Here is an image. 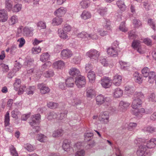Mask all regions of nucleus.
I'll return each mask as SVG.
<instances>
[{"label": "nucleus", "instance_id": "1", "mask_svg": "<svg viewBox=\"0 0 156 156\" xmlns=\"http://www.w3.org/2000/svg\"><path fill=\"white\" fill-rule=\"evenodd\" d=\"M134 143L136 144H141L138 146L139 148L136 153L138 156H150V153L146 151L147 147L145 145L142 144L146 142V140L144 139L137 138L134 140Z\"/></svg>", "mask_w": 156, "mask_h": 156}, {"label": "nucleus", "instance_id": "2", "mask_svg": "<svg viewBox=\"0 0 156 156\" xmlns=\"http://www.w3.org/2000/svg\"><path fill=\"white\" fill-rule=\"evenodd\" d=\"M96 100L97 105H101L103 104L106 108L111 105L112 100L109 97L100 94L96 97Z\"/></svg>", "mask_w": 156, "mask_h": 156}, {"label": "nucleus", "instance_id": "3", "mask_svg": "<svg viewBox=\"0 0 156 156\" xmlns=\"http://www.w3.org/2000/svg\"><path fill=\"white\" fill-rule=\"evenodd\" d=\"M40 119V115L39 114H37L32 116L31 119L29 122L30 125L33 128L35 127V130L36 133H38L39 131V127L37 125Z\"/></svg>", "mask_w": 156, "mask_h": 156}, {"label": "nucleus", "instance_id": "4", "mask_svg": "<svg viewBox=\"0 0 156 156\" xmlns=\"http://www.w3.org/2000/svg\"><path fill=\"white\" fill-rule=\"evenodd\" d=\"M86 55L91 59L97 60L99 55V52L96 50L92 49L87 52Z\"/></svg>", "mask_w": 156, "mask_h": 156}, {"label": "nucleus", "instance_id": "5", "mask_svg": "<svg viewBox=\"0 0 156 156\" xmlns=\"http://www.w3.org/2000/svg\"><path fill=\"white\" fill-rule=\"evenodd\" d=\"M75 81V84L79 88L84 87L86 83L85 77L81 75L78 76L77 78L76 77Z\"/></svg>", "mask_w": 156, "mask_h": 156}, {"label": "nucleus", "instance_id": "6", "mask_svg": "<svg viewBox=\"0 0 156 156\" xmlns=\"http://www.w3.org/2000/svg\"><path fill=\"white\" fill-rule=\"evenodd\" d=\"M100 82L102 87L105 88L109 87L112 84V80L108 77L102 78Z\"/></svg>", "mask_w": 156, "mask_h": 156}, {"label": "nucleus", "instance_id": "7", "mask_svg": "<svg viewBox=\"0 0 156 156\" xmlns=\"http://www.w3.org/2000/svg\"><path fill=\"white\" fill-rule=\"evenodd\" d=\"M33 28L25 27L23 28V34L26 37H31L33 34Z\"/></svg>", "mask_w": 156, "mask_h": 156}, {"label": "nucleus", "instance_id": "8", "mask_svg": "<svg viewBox=\"0 0 156 156\" xmlns=\"http://www.w3.org/2000/svg\"><path fill=\"white\" fill-rule=\"evenodd\" d=\"M37 87L40 90V93L41 94H45L49 93L50 90L49 88L46 86L43 83H39L37 85Z\"/></svg>", "mask_w": 156, "mask_h": 156}, {"label": "nucleus", "instance_id": "9", "mask_svg": "<svg viewBox=\"0 0 156 156\" xmlns=\"http://www.w3.org/2000/svg\"><path fill=\"white\" fill-rule=\"evenodd\" d=\"M61 57L63 58H68L73 55V53L70 50L67 49L63 50L61 52Z\"/></svg>", "mask_w": 156, "mask_h": 156}, {"label": "nucleus", "instance_id": "10", "mask_svg": "<svg viewBox=\"0 0 156 156\" xmlns=\"http://www.w3.org/2000/svg\"><path fill=\"white\" fill-rule=\"evenodd\" d=\"M66 11V8L61 7L55 11L54 14L55 16L61 17L65 15Z\"/></svg>", "mask_w": 156, "mask_h": 156}, {"label": "nucleus", "instance_id": "11", "mask_svg": "<svg viewBox=\"0 0 156 156\" xmlns=\"http://www.w3.org/2000/svg\"><path fill=\"white\" fill-rule=\"evenodd\" d=\"M8 19L7 11L4 9L0 10V21L5 22Z\"/></svg>", "mask_w": 156, "mask_h": 156}, {"label": "nucleus", "instance_id": "12", "mask_svg": "<svg viewBox=\"0 0 156 156\" xmlns=\"http://www.w3.org/2000/svg\"><path fill=\"white\" fill-rule=\"evenodd\" d=\"M99 119L101 121H103L105 123H107L108 122L109 115L108 112H105L100 113Z\"/></svg>", "mask_w": 156, "mask_h": 156}, {"label": "nucleus", "instance_id": "13", "mask_svg": "<svg viewBox=\"0 0 156 156\" xmlns=\"http://www.w3.org/2000/svg\"><path fill=\"white\" fill-rule=\"evenodd\" d=\"M131 106L134 109L138 108L141 106L142 103V100L140 99H137L134 98Z\"/></svg>", "mask_w": 156, "mask_h": 156}, {"label": "nucleus", "instance_id": "14", "mask_svg": "<svg viewBox=\"0 0 156 156\" xmlns=\"http://www.w3.org/2000/svg\"><path fill=\"white\" fill-rule=\"evenodd\" d=\"M53 66L55 69H63L65 66V63L62 60L56 61L53 64Z\"/></svg>", "mask_w": 156, "mask_h": 156}, {"label": "nucleus", "instance_id": "15", "mask_svg": "<svg viewBox=\"0 0 156 156\" xmlns=\"http://www.w3.org/2000/svg\"><path fill=\"white\" fill-rule=\"evenodd\" d=\"M122 76H121L116 75L114 76L112 80L113 83L116 86H119L122 82Z\"/></svg>", "mask_w": 156, "mask_h": 156}, {"label": "nucleus", "instance_id": "16", "mask_svg": "<svg viewBox=\"0 0 156 156\" xmlns=\"http://www.w3.org/2000/svg\"><path fill=\"white\" fill-rule=\"evenodd\" d=\"M108 54L111 56L115 57L118 54V49L110 47L107 49Z\"/></svg>", "mask_w": 156, "mask_h": 156}, {"label": "nucleus", "instance_id": "17", "mask_svg": "<svg viewBox=\"0 0 156 156\" xmlns=\"http://www.w3.org/2000/svg\"><path fill=\"white\" fill-rule=\"evenodd\" d=\"M156 145V139L152 138L149 141L147 142V148H152L154 147Z\"/></svg>", "mask_w": 156, "mask_h": 156}, {"label": "nucleus", "instance_id": "18", "mask_svg": "<svg viewBox=\"0 0 156 156\" xmlns=\"http://www.w3.org/2000/svg\"><path fill=\"white\" fill-rule=\"evenodd\" d=\"M135 90V88L131 86L127 85L125 87V92L128 95L133 94Z\"/></svg>", "mask_w": 156, "mask_h": 156}, {"label": "nucleus", "instance_id": "19", "mask_svg": "<svg viewBox=\"0 0 156 156\" xmlns=\"http://www.w3.org/2000/svg\"><path fill=\"white\" fill-rule=\"evenodd\" d=\"M132 112L137 117H141L142 114L145 112V111L143 108L139 109L136 108L132 110Z\"/></svg>", "mask_w": 156, "mask_h": 156}, {"label": "nucleus", "instance_id": "20", "mask_svg": "<svg viewBox=\"0 0 156 156\" xmlns=\"http://www.w3.org/2000/svg\"><path fill=\"white\" fill-rule=\"evenodd\" d=\"M87 96V98H91L95 94V91L91 87L87 88L86 90Z\"/></svg>", "mask_w": 156, "mask_h": 156}, {"label": "nucleus", "instance_id": "21", "mask_svg": "<svg viewBox=\"0 0 156 156\" xmlns=\"http://www.w3.org/2000/svg\"><path fill=\"white\" fill-rule=\"evenodd\" d=\"M129 105V103L127 102L121 101L119 103V108L122 111H124Z\"/></svg>", "mask_w": 156, "mask_h": 156}, {"label": "nucleus", "instance_id": "22", "mask_svg": "<svg viewBox=\"0 0 156 156\" xmlns=\"http://www.w3.org/2000/svg\"><path fill=\"white\" fill-rule=\"evenodd\" d=\"M75 80L72 77H69L66 80V84L68 87H73L75 84Z\"/></svg>", "mask_w": 156, "mask_h": 156}, {"label": "nucleus", "instance_id": "23", "mask_svg": "<svg viewBox=\"0 0 156 156\" xmlns=\"http://www.w3.org/2000/svg\"><path fill=\"white\" fill-rule=\"evenodd\" d=\"M62 21L63 20L61 17L57 16L53 19L52 24L54 26H58L60 25Z\"/></svg>", "mask_w": 156, "mask_h": 156}, {"label": "nucleus", "instance_id": "24", "mask_svg": "<svg viewBox=\"0 0 156 156\" xmlns=\"http://www.w3.org/2000/svg\"><path fill=\"white\" fill-rule=\"evenodd\" d=\"M123 94V91L119 88H116L113 92L114 96L115 98H118L121 97Z\"/></svg>", "mask_w": 156, "mask_h": 156}, {"label": "nucleus", "instance_id": "25", "mask_svg": "<svg viewBox=\"0 0 156 156\" xmlns=\"http://www.w3.org/2000/svg\"><path fill=\"white\" fill-rule=\"evenodd\" d=\"M58 36L61 38L66 39L68 38V33L63 31L61 28L58 29Z\"/></svg>", "mask_w": 156, "mask_h": 156}, {"label": "nucleus", "instance_id": "26", "mask_svg": "<svg viewBox=\"0 0 156 156\" xmlns=\"http://www.w3.org/2000/svg\"><path fill=\"white\" fill-rule=\"evenodd\" d=\"M69 144V140H65L63 141L62 147L63 149L65 151L68 152L69 149H72V148H70Z\"/></svg>", "mask_w": 156, "mask_h": 156}, {"label": "nucleus", "instance_id": "27", "mask_svg": "<svg viewBox=\"0 0 156 156\" xmlns=\"http://www.w3.org/2000/svg\"><path fill=\"white\" fill-rule=\"evenodd\" d=\"M69 74L73 77L77 76L79 74L80 72L79 70L75 67L72 68L69 70Z\"/></svg>", "mask_w": 156, "mask_h": 156}, {"label": "nucleus", "instance_id": "28", "mask_svg": "<svg viewBox=\"0 0 156 156\" xmlns=\"http://www.w3.org/2000/svg\"><path fill=\"white\" fill-rule=\"evenodd\" d=\"M142 131L144 132L153 133L156 132V128L153 126H148L144 127L142 129Z\"/></svg>", "mask_w": 156, "mask_h": 156}, {"label": "nucleus", "instance_id": "29", "mask_svg": "<svg viewBox=\"0 0 156 156\" xmlns=\"http://www.w3.org/2000/svg\"><path fill=\"white\" fill-rule=\"evenodd\" d=\"M91 17V14L89 12L86 10H84L81 15V18L84 20H86L90 18Z\"/></svg>", "mask_w": 156, "mask_h": 156}, {"label": "nucleus", "instance_id": "30", "mask_svg": "<svg viewBox=\"0 0 156 156\" xmlns=\"http://www.w3.org/2000/svg\"><path fill=\"white\" fill-rule=\"evenodd\" d=\"M133 76L136 82L139 83H140L142 82V77L141 75L137 72H135L133 74Z\"/></svg>", "mask_w": 156, "mask_h": 156}, {"label": "nucleus", "instance_id": "31", "mask_svg": "<svg viewBox=\"0 0 156 156\" xmlns=\"http://www.w3.org/2000/svg\"><path fill=\"white\" fill-rule=\"evenodd\" d=\"M116 4L118 7L122 11H125L126 8V7L124 4V1L121 0H118L116 2Z\"/></svg>", "mask_w": 156, "mask_h": 156}, {"label": "nucleus", "instance_id": "32", "mask_svg": "<svg viewBox=\"0 0 156 156\" xmlns=\"http://www.w3.org/2000/svg\"><path fill=\"white\" fill-rule=\"evenodd\" d=\"M103 26L104 28L108 30L111 29L112 27L110 20L107 19H104L103 20Z\"/></svg>", "mask_w": 156, "mask_h": 156}, {"label": "nucleus", "instance_id": "33", "mask_svg": "<svg viewBox=\"0 0 156 156\" xmlns=\"http://www.w3.org/2000/svg\"><path fill=\"white\" fill-rule=\"evenodd\" d=\"M5 7L6 10L10 11L12 8V2L11 0H5Z\"/></svg>", "mask_w": 156, "mask_h": 156}, {"label": "nucleus", "instance_id": "34", "mask_svg": "<svg viewBox=\"0 0 156 156\" xmlns=\"http://www.w3.org/2000/svg\"><path fill=\"white\" fill-rule=\"evenodd\" d=\"M156 76V75L154 72L151 71L150 72L148 76V81L149 83H152L154 82Z\"/></svg>", "mask_w": 156, "mask_h": 156}, {"label": "nucleus", "instance_id": "35", "mask_svg": "<svg viewBox=\"0 0 156 156\" xmlns=\"http://www.w3.org/2000/svg\"><path fill=\"white\" fill-rule=\"evenodd\" d=\"M37 139L41 142H45L47 140V137L44 134H40L37 135Z\"/></svg>", "mask_w": 156, "mask_h": 156}, {"label": "nucleus", "instance_id": "36", "mask_svg": "<svg viewBox=\"0 0 156 156\" xmlns=\"http://www.w3.org/2000/svg\"><path fill=\"white\" fill-rule=\"evenodd\" d=\"M90 5V2L88 0H83L80 3V6L83 9L87 8Z\"/></svg>", "mask_w": 156, "mask_h": 156}, {"label": "nucleus", "instance_id": "37", "mask_svg": "<svg viewBox=\"0 0 156 156\" xmlns=\"http://www.w3.org/2000/svg\"><path fill=\"white\" fill-rule=\"evenodd\" d=\"M63 131L61 129H58L55 130L52 134L54 137H58L62 136L63 134Z\"/></svg>", "mask_w": 156, "mask_h": 156}, {"label": "nucleus", "instance_id": "38", "mask_svg": "<svg viewBox=\"0 0 156 156\" xmlns=\"http://www.w3.org/2000/svg\"><path fill=\"white\" fill-rule=\"evenodd\" d=\"M50 55L48 52L44 53L41 55L40 59L42 62H45L49 58Z\"/></svg>", "mask_w": 156, "mask_h": 156}, {"label": "nucleus", "instance_id": "39", "mask_svg": "<svg viewBox=\"0 0 156 156\" xmlns=\"http://www.w3.org/2000/svg\"><path fill=\"white\" fill-rule=\"evenodd\" d=\"M22 5L21 4H17L12 7V11L14 12H19L21 9Z\"/></svg>", "mask_w": 156, "mask_h": 156}, {"label": "nucleus", "instance_id": "40", "mask_svg": "<svg viewBox=\"0 0 156 156\" xmlns=\"http://www.w3.org/2000/svg\"><path fill=\"white\" fill-rule=\"evenodd\" d=\"M134 98L137 99H142L144 98V96L141 92H136L134 95Z\"/></svg>", "mask_w": 156, "mask_h": 156}, {"label": "nucleus", "instance_id": "41", "mask_svg": "<svg viewBox=\"0 0 156 156\" xmlns=\"http://www.w3.org/2000/svg\"><path fill=\"white\" fill-rule=\"evenodd\" d=\"M137 124L135 122H130L129 124H126L125 126L123 129L126 128V127H127L128 129L129 130H132V129H135L136 127Z\"/></svg>", "mask_w": 156, "mask_h": 156}, {"label": "nucleus", "instance_id": "42", "mask_svg": "<svg viewBox=\"0 0 156 156\" xmlns=\"http://www.w3.org/2000/svg\"><path fill=\"white\" fill-rule=\"evenodd\" d=\"M107 9L106 7H101L97 10V12L101 16H104L106 14Z\"/></svg>", "mask_w": 156, "mask_h": 156}, {"label": "nucleus", "instance_id": "43", "mask_svg": "<svg viewBox=\"0 0 156 156\" xmlns=\"http://www.w3.org/2000/svg\"><path fill=\"white\" fill-rule=\"evenodd\" d=\"M147 23L154 30H156V26L155 25L154 20L151 19H148Z\"/></svg>", "mask_w": 156, "mask_h": 156}, {"label": "nucleus", "instance_id": "44", "mask_svg": "<svg viewBox=\"0 0 156 156\" xmlns=\"http://www.w3.org/2000/svg\"><path fill=\"white\" fill-rule=\"evenodd\" d=\"M132 46L135 49L139 48L141 46L140 41L137 40H133L132 44Z\"/></svg>", "mask_w": 156, "mask_h": 156}, {"label": "nucleus", "instance_id": "45", "mask_svg": "<svg viewBox=\"0 0 156 156\" xmlns=\"http://www.w3.org/2000/svg\"><path fill=\"white\" fill-rule=\"evenodd\" d=\"M87 77L90 81H93L95 79V73L93 71H89L88 72L87 74Z\"/></svg>", "mask_w": 156, "mask_h": 156}, {"label": "nucleus", "instance_id": "46", "mask_svg": "<svg viewBox=\"0 0 156 156\" xmlns=\"http://www.w3.org/2000/svg\"><path fill=\"white\" fill-rule=\"evenodd\" d=\"M18 21V17L16 15L12 16L9 20V24L11 25H13Z\"/></svg>", "mask_w": 156, "mask_h": 156}, {"label": "nucleus", "instance_id": "47", "mask_svg": "<svg viewBox=\"0 0 156 156\" xmlns=\"http://www.w3.org/2000/svg\"><path fill=\"white\" fill-rule=\"evenodd\" d=\"M57 115L54 112H50L48 114L47 118L49 120H51L53 119L56 118Z\"/></svg>", "mask_w": 156, "mask_h": 156}, {"label": "nucleus", "instance_id": "48", "mask_svg": "<svg viewBox=\"0 0 156 156\" xmlns=\"http://www.w3.org/2000/svg\"><path fill=\"white\" fill-rule=\"evenodd\" d=\"M149 71V69L147 67L144 68L141 70L142 75L145 77H147L148 76L150 73Z\"/></svg>", "mask_w": 156, "mask_h": 156}, {"label": "nucleus", "instance_id": "49", "mask_svg": "<svg viewBox=\"0 0 156 156\" xmlns=\"http://www.w3.org/2000/svg\"><path fill=\"white\" fill-rule=\"evenodd\" d=\"M21 80L20 79H17L16 80L15 82L14 83V89L16 90L20 89V87Z\"/></svg>", "mask_w": 156, "mask_h": 156}, {"label": "nucleus", "instance_id": "50", "mask_svg": "<svg viewBox=\"0 0 156 156\" xmlns=\"http://www.w3.org/2000/svg\"><path fill=\"white\" fill-rule=\"evenodd\" d=\"M47 106L50 108L55 109L58 106V104L55 102H50L47 104Z\"/></svg>", "mask_w": 156, "mask_h": 156}, {"label": "nucleus", "instance_id": "51", "mask_svg": "<svg viewBox=\"0 0 156 156\" xmlns=\"http://www.w3.org/2000/svg\"><path fill=\"white\" fill-rule=\"evenodd\" d=\"M35 89L34 86H29L27 90V94L29 95L33 94Z\"/></svg>", "mask_w": 156, "mask_h": 156}, {"label": "nucleus", "instance_id": "52", "mask_svg": "<svg viewBox=\"0 0 156 156\" xmlns=\"http://www.w3.org/2000/svg\"><path fill=\"white\" fill-rule=\"evenodd\" d=\"M93 136V134L92 133H85L84 135V139L85 140L87 141H89L90 140Z\"/></svg>", "mask_w": 156, "mask_h": 156}, {"label": "nucleus", "instance_id": "53", "mask_svg": "<svg viewBox=\"0 0 156 156\" xmlns=\"http://www.w3.org/2000/svg\"><path fill=\"white\" fill-rule=\"evenodd\" d=\"M54 75L53 71L52 70H49L44 73L43 76L46 77L52 76Z\"/></svg>", "mask_w": 156, "mask_h": 156}, {"label": "nucleus", "instance_id": "54", "mask_svg": "<svg viewBox=\"0 0 156 156\" xmlns=\"http://www.w3.org/2000/svg\"><path fill=\"white\" fill-rule=\"evenodd\" d=\"M9 149L10 151L11 154L13 156H18V154L16 151V148L12 145L11 146L9 147Z\"/></svg>", "mask_w": 156, "mask_h": 156}, {"label": "nucleus", "instance_id": "55", "mask_svg": "<svg viewBox=\"0 0 156 156\" xmlns=\"http://www.w3.org/2000/svg\"><path fill=\"white\" fill-rule=\"evenodd\" d=\"M20 112L18 111L17 109L16 108L11 112V115L12 117L15 118H18V115H20Z\"/></svg>", "mask_w": 156, "mask_h": 156}, {"label": "nucleus", "instance_id": "56", "mask_svg": "<svg viewBox=\"0 0 156 156\" xmlns=\"http://www.w3.org/2000/svg\"><path fill=\"white\" fill-rule=\"evenodd\" d=\"M9 113L8 112H6L5 115V125L7 126L9 125Z\"/></svg>", "mask_w": 156, "mask_h": 156}, {"label": "nucleus", "instance_id": "57", "mask_svg": "<svg viewBox=\"0 0 156 156\" xmlns=\"http://www.w3.org/2000/svg\"><path fill=\"white\" fill-rule=\"evenodd\" d=\"M149 101L150 102H156V95L154 93H152L148 97Z\"/></svg>", "mask_w": 156, "mask_h": 156}, {"label": "nucleus", "instance_id": "58", "mask_svg": "<svg viewBox=\"0 0 156 156\" xmlns=\"http://www.w3.org/2000/svg\"><path fill=\"white\" fill-rule=\"evenodd\" d=\"M37 25L38 28L40 29H45L46 27V23L45 22L41 21L39 22Z\"/></svg>", "mask_w": 156, "mask_h": 156}, {"label": "nucleus", "instance_id": "59", "mask_svg": "<svg viewBox=\"0 0 156 156\" xmlns=\"http://www.w3.org/2000/svg\"><path fill=\"white\" fill-rule=\"evenodd\" d=\"M77 36L79 37L84 38H88V36H89L90 35L89 34H88L85 32H82L81 33L78 34Z\"/></svg>", "mask_w": 156, "mask_h": 156}, {"label": "nucleus", "instance_id": "60", "mask_svg": "<svg viewBox=\"0 0 156 156\" xmlns=\"http://www.w3.org/2000/svg\"><path fill=\"white\" fill-rule=\"evenodd\" d=\"M119 29L122 32H125L127 31V29L125 27V22H122L121 23Z\"/></svg>", "mask_w": 156, "mask_h": 156}, {"label": "nucleus", "instance_id": "61", "mask_svg": "<svg viewBox=\"0 0 156 156\" xmlns=\"http://www.w3.org/2000/svg\"><path fill=\"white\" fill-rule=\"evenodd\" d=\"M133 23L135 27L138 28L142 24L140 21L137 19L134 20H133Z\"/></svg>", "mask_w": 156, "mask_h": 156}, {"label": "nucleus", "instance_id": "62", "mask_svg": "<svg viewBox=\"0 0 156 156\" xmlns=\"http://www.w3.org/2000/svg\"><path fill=\"white\" fill-rule=\"evenodd\" d=\"M25 148L29 151L31 152L34 150V147L29 144H27L25 145Z\"/></svg>", "mask_w": 156, "mask_h": 156}, {"label": "nucleus", "instance_id": "63", "mask_svg": "<svg viewBox=\"0 0 156 156\" xmlns=\"http://www.w3.org/2000/svg\"><path fill=\"white\" fill-rule=\"evenodd\" d=\"M119 63L121 65V68L122 69L126 70L128 69V67L127 66V64L126 62L120 61L119 62Z\"/></svg>", "mask_w": 156, "mask_h": 156}, {"label": "nucleus", "instance_id": "64", "mask_svg": "<svg viewBox=\"0 0 156 156\" xmlns=\"http://www.w3.org/2000/svg\"><path fill=\"white\" fill-rule=\"evenodd\" d=\"M143 3V5L146 10H148L151 8V5L148 1L144 2Z\"/></svg>", "mask_w": 156, "mask_h": 156}]
</instances>
